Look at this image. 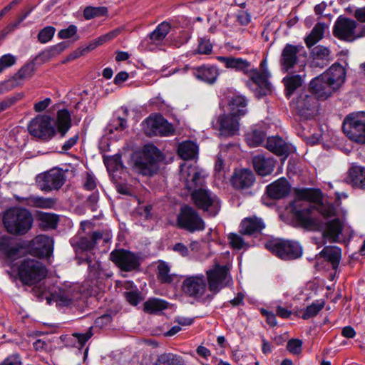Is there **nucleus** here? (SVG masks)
Returning a JSON list of instances; mask_svg holds the SVG:
<instances>
[{"mask_svg":"<svg viewBox=\"0 0 365 365\" xmlns=\"http://www.w3.org/2000/svg\"><path fill=\"white\" fill-rule=\"evenodd\" d=\"M34 218L25 208L11 207L3 216V223L6 231L15 235H24L32 227Z\"/></svg>","mask_w":365,"mask_h":365,"instance_id":"4","label":"nucleus"},{"mask_svg":"<svg viewBox=\"0 0 365 365\" xmlns=\"http://www.w3.org/2000/svg\"><path fill=\"white\" fill-rule=\"evenodd\" d=\"M322 75L329 85L338 91L345 81L346 70L340 63H335Z\"/></svg>","mask_w":365,"mask_h":365,"instance_id":"20","label":"nucleus"},{"mask_svg":"<svg viewBox=\"0 0 365 365\" xmlns=\"http://www.w3.org/2000/svg\"><path fill=\"white\" fill-rule=\"evenodd\" d=\"M134 168L137 173L151 176L158 172V164L153 158L144 155L135 160Z\"/></svg>","mask_w":365,"mask_h":365,"instance_id":"26","label":"nucleus"},{"mask_svg":"<svg viewBox=\"0 0 365 365\" xmlns=\"http://www.w3.org/2000/svg\"><path fill=\"white\" fill-rule=\"evenodd\" d=\"M217 60L222 63L227 68L234 69L236 71L242 72L250 78V83L255 86V91L258 97L266 96L271 92V83L269 81L270 73L264 71L259 73L257 68L251 66V63L242 58L232 56H217Z\"/></svg>","mask_w":365,"mask_h":365,"instance_id":"3","label":"nucleus"},{"mask_svg":"<svg viewBox=\"0 0 365 365\" xmlns=\"http://www.w3.org/2000/svg\"><path fill=\"white\" fill-rule=\"evenodd\" d=\"M53 239L45 235L36 236L32 241V253L39 257H48L53 252Z\"/></svg>","mask_w":365,"mask_h":365,"instance_id":"22","label":"nucleus"},{"mask_svg":"<svg viewBox=\"0 0 365 365\" xmlns=\"http://www.w3.org/2000/svg\"><path fill=\"white\" fill-rule=\"evenodd\" d=\"M124 296L126 301L132 306H137L142 300L140 292L137 289L135 290L125 292Z\"/></svg>","mask_w":365,"mask_h":365,"instance_id":"53","label":"nucleus"},{"mask_svg":"<svg viewBox=\"0 0 365 365\" xmlns=\"http://www.w3.org/2000/svg\"><path fill=\"white\" fill-rule=\"evenodd\" d=\"M347 180L353 186L365 190V168L352 166L349 170Z\"/></svg>","mask_w":365,"mask_h":365,"instance_id":"34","label":"nucleus"},{"mask_svg":"<svg viewBox=\"0 0 365 365\" xmlns=\"http://www.w3.org/2000/svg\"><path fill=\"white\" fill-rule=\"evenodd\" d=\"M95 244L93 241L91 240V237H81L78 242V247L86 251L91 250L95 247Z\"/></svg>","mask_w":365,"mask_h":365,"instance_id":"63","label":"nucleus"},{"mask_svg":"<svg viewBox=\"0 0 365 365\" xmlns=\"http://www.w3.org/2000/svg\"><path fill=\"white\" fill-rule=\"evenodd\" d=\"M21 98V95L19 94L16 96H13L10 98H5L4 100L0 101V113L8 109L12 105H14L17 101H19Z\"/></svg>","mask_w":365,"mask_h":365,"instance_id":"60","label":"nucleus"},{"mask_svg":"<svg viewBox=\"0 0 365 365\" xmlns=\"http://www.w3.org/2000/svg\"><path fill=\"white\" fill-rule=\"evenodd\" d=\"M324 301H316L307 306L303 311L302 318L303 319H309L317 316L319 312L324 308Z\"/></svg>","mask_w":365,"mask_h":365,"instance_id":"46","label":"nucleus"},{"mask_svg":"<svg viewBox=\"0 0 365 365\" xmlns=\"http://www.w3.org/2000/svg\"><path fill=\"white\" fill-rule=\"evenodd\" d=\"M319 256L329 262L333 269H336L341 259V250L336 246H326L319 252Z\"/></svg>","mask_w":365,"mask_h":365,"instance_id":"35","label":"nucleus"},{"mask_svg":"<svg viewBox=\"0 0 365 365\" xmlns=\"http://www.w3.org/2000/svg\"><path fill=\"white\" fill-rule=\"evenodd\" d=\"M170 25L168 22L160 24L157 28L150 34L149 38L153 43L162 41L170 32Z\"/></svg>","mask_w":365,"mask_h":365,"instance_id":"42","label":"nucleus"},{"mask_svg":"<svg viewBox=\"0 0 365 365\" xmlns=\"http://www.w3.org/2000/svg\"><path fill=\"white\" fill-rule=\"evenodd\" d=\"M91 327L85 333H73L72 336L75 337L79 344V346L82 347L85 345L87 341L93 336Z\"/></svg>","mask_w":365,"mask_h":365,"instance_id":"57","label":"nucleus"},{"mask_svg":"<svg viewBox=\"0 0 365 365\" xmlns=\"http://www.w3.org/2000/svg\"><path fill=\"white\" fill-rule=\"evenodd\" d=\"M106 165L109 169L111 167L112 170H118L122 168V162L120 155H115L106 161Z\"/></svg>","mask_w":365,"mask_h":365,"instance_id":"61","label":"nucleus"},{"mask_svg":"<svg viewBox=\"0 0 365 365\" xmlns=\"http://www.w3.org/2000/svg\"><path fill=\"white\" fill-rule=\"evenodd\" d=\"M110 259L121 270L131 272L140 266L139 258L134 253L123 250H115L110 254Z\"/></svg>","mask_w":365,"mask_h":365,"instance_id":"16","label":"nucleus"},{"mask_svg":"<svg viewBox=\"0 0 365 365\" xmlns=\"http://www.w3.org/2000/svg\"><path fill=\"white\" fill-rule=\"evenodd\" d=\"M290 191V185L285 178H279L267 187L268 195L273 199H281L286 197Z\"/></svg>","mask_w":365,"mask_h":365,"instance_id":"28","label":"nucleus"},{"mask_svg":"<svg viewBox=\"0 0 365 365\" xmlns=\"http://www.w3.org/2000/svg\"><path fill=\"white\" fill-rule=\"evenodd\" d=\"M247 105V101L245 97L242 96H233L228 103V108L230 110L228 114L240 119L242 116L246 114Z\"/></svg>","mask_w":365,"mask_h":365,"instance_id":"32","label":"nucleus"},{"mask_svg":"<svg viewBox=\"0 0 365 365\" xmlns=\"http://www.w3.org/2000/svg\"><path fill=\"white\" fill-rule=\"evenodd\" d=\"M327 25L324 23H317L312 29L309 36L305 38V43L310 48L320 41L324 35Z\"/></svg>","mask_w":365,"mask_h":365,"instance_id":"36","label":"nucleus"},{"mask_svg":"<svg viewBox=\"0 0 365 365\" xmlns=\"http://www.w3.org/2000/svg\"><path fill=\"white\" fill-rule=\"evenodd\" d=\"M266 148L279 156L287 157L290 153V146L281 138L272 136L267 138Z\"/></svg>","mask_w":365,"mask_h":365,"instance_id":"30","label":"nucleus"},{"mask_svg":"<svg viewBox=\"0 0 365 365\" xmlns=\"http://www.w3.org/2000/svg\"><path fill=\"white\" fill-rule=\"evenodd\" d=\"M127 120L121 117H113L109 124L108 125L106 129L107 130L113 133L115 131H123L127 128Z\"/></svg>","mask_w":365,"mask_h":365,"instance_id":"47","label":"nucleus"},{"mask_svg":"<svg viewBox=\"0 0 365 365\" xmlns=\"http://www.w3.org/2000/svg\"><path fill=\"white\" fill-rule=\"evenodd\" d=\"M208 289L213 294H217L222 289L225 287L230 282L228 269L226 266L217 264L213 269L206 272Z\"/></svg>","mask_w":365,"mask_h":365,"instance_id":"13","label":"nucleus"},{"mask_svg":"<svg viewBox=\"0 0 365 365\" xmlns=\"http://www.w3.org/2000/svg\"><path fill=\"white\" fill-rule=\"evenodd\" d=\"M18 274L24 284L33 285L46 277L47 269L39 260L26 258L21 262L18 267Z\"/></svg>","mask_w":365,"mask_h":365,"instance_id":"6","label":"nucleus"},{"mask_svg":"<svg viewBox=\"0 0 365 365\" xmlns=\"http://www.w3.org/2000/svg\"><path fill=\"white\" fill-rule=\"evenodd\" d=\"M311 54L312 56V64L314 67L324 68L331 60L330 50L322 45L314 47Z\"/></svg>","mask_w":365,"mask_h":365,"instance_id":"29","label":"nucleus"},{"mask_svg":"<svg viewBox=\"0 0 365 365\" xmlns=\"http://www.w3.org/2000/svg\"><path fill=\"white\" fill-rule=\"evenodd\" d=\"M16 62V58L11 53L3 55L0 58V73L3 72L6 68L11 67Z\"/></svg>","mask_w":365,"mask_h":365,"instance_id":"52","label":"nucleus"},{"mask_svg":"<svg viewBox=\"0 0 365 365\" xmlns=\"http://www.w3.org/2000/svg\"><path fill=\"white\" fill-rule=\"evenodd\" d=\"M25 204L40 208H51L53 205L54 201L51 198L31 196L26 199Z\"/></svg>","mask_w":365,"mask_h":365,"instance_id":"44","label":"nucleus"},{"mask_svg":"<svg viewBox=\"0 0 365 365\" xmlns=\"http://www.w3.org/2000/svg\"><path fill=\"white\" fill-rule=\"evenodd\" d=\"M71 125V115L68 110L62 109L57 113V127L61 136H64Z\"/></svg>","mask_w":365,"mask_h":365,"instance_id":"39","label":"nucleus"},{"mask_svg":"<svg viewBox=\"0 0 365 365\" xmlns=\"http://www.w3.org/2000/svg\"><path fill=\"white\" fill-rule=\"evenodd\" d=\"M168 307V302L158 298H150L144 303L143 310L148 314H157L165 310Z\"/></svg>","mask_w":365,"mask_h":365,"instance_id":"38","label":"nucleus"},{"mask_svg":"<svg viewBox=\"0 0 365 365\" xmlns=\"http://www.w3.org/2000/svg\"><path fill=\"white\" fill-rule=\"evenodd\" d=\"M302 341L299 339H290L287 346V350L294 354H299L302 351Z\"/></svg>","mask_w":365,"mask_h":365,"instance_id":"56","label":"nucleus"},{"mask_svg":"<svg viewBox=\"0 0 365 365\" xmlns=\"http://www.w3.org/2000/svg\"><path fill=\"white\" fill-rule=\"evenodd\" d=\"M21 359L19 354L15 353L7 356L0 365H21Z\"/></svg>","mask_w":365,"mask_h":365,"instance_id":"62","label":"nucleus"},{"mask_svg":"<svg viewBox=\"0 0 365 365\" xmlns=\"http://www.w3.org/2000/svg\"><path fill=\"white\" fill-rule=\"evenodd\" d=\"M155 365H184V361L178 355L164 353L158 356Z\"/></svg>","mask_w":365,"mask_h":365,"instance_id":"41","label":"nucleus"},{"mask_svg":"<svg viewBox=\"0 0 365 365\" xmlns=\"http://www.w3.org/2000/svg\"><path fill=\"white\" fill-rule=\"evenodd\" d=\"M264 227L265 224L262 218L250 217L242 220L239 232L244 235H253L260 233Z\"/></svg>","mask_w":365,"mask_h":365,"instance_id":"25","label":"nucleus"},{"mask_svg":"<svg viewBox=\"0 0 365 365\" xmlns=\"http://www.w3.org/2000/svg\"><path fill=\"white\" fill-rule=\"evenodd\" d=\"M254 173L249 169L236 170L232 177V186L237 190L250 188L255 182Z\"/></svg>","mask_w":365,"mask_h":365,"instance_id":"23","label":"nucleus"},{"mask_svg":"<svg viewBox=\"0 0 365 365\" xmlns=\"http://www.w3.org/2000/svg\"><path fill=\"white\" fill-rule=\"evenodd\" d=\"M176 223L178 227L191 233L203 231L205 228V221L198 212L189 205L180 207Z\"/></svg>","mask_w":365,"mask_h":365,"instance_id":"10","label":"nucleus"},{"mask_svg":"<svg viewBox=\"0 0 365 365\" xmlns=\"http://www.w3.org/2000/svg\"><path fill=\"white\" fill-rule=\"evenodd\" d=\"M309 89L317 99L326 100L336 90L328 83V81L319 75L313 78L309 83Z\"/></svg>","mask_w":365,"mask_h":365,"instance_id":"19","label":"nucleus"},{"mask_svg":"<svg viewBox=\"0 0 365 365\" xmlns=\"http://www.w3.org/2000/svg\"><path fill=\"white\" fill-rule=\"evenodd\" d=\"M108 13V9L106 7L100 6V7H93L88 6L84 9L83 16L84 18L87 20L93 19L95 17L103 16L106 15Z\"/></svg>","mask_w":365,"mask_h":365,"instance_id":"48","label":"nucleus"},{"mask_svg":"<svg viewBox=\"0 0 365 365\" xmlns=\"http://www.w3.org/2000/svg\"><path fill=\"white\" fill-rule=\"evenodd\" d=\"M192 73L197 79L207 84L215 83L219 76L218 69L212 65H202L192 68Z\"/></svg>","mask_w":365,"mask_h":365,"instance_id":"24","label":"nucleus"},{"mask_svg":"<svg viewBox=\"0 0 365 365\" xmlns=\"http://www.w3.org/2000/svg\"><path fill=\"white\" fill-rule=\"evenodd\" d=\"M157 278L163 284L173 282L175 274L170 273V266L164 261H160L157 267Z\"/></svg>","mask_w":365,"mask_h":365,"instance_id":"40","label":"nucleus"},{"mask_svg":"<svg viewBox=\"0 0 365 365\" xmlns=\"http://www.w3.org/2000/svg\"><path fill=\"white\" fill-rule=\"evenodd\" d=\"M29 12L30 11L26 12L20 16L16 22L7 26L4 29H3L0 33V39H4L7 34L14 31L18 27V26L26 18Z\"/></svg>","mask_w":365,"mask_h":365,"instance_id":"54","label":"nucleus"},{"mask_svg":"<svg viewBox=\"0 0 365 365\" xmlns=\"http://www.w3.org/2000/svg\"><path fill=\"white\" fill-rule=\"evenodd\" d=\"M239 118L230 115L222 114L217 118L220 135L229 137L237 134L240 128Z\"/></svg>","mask_w":365,"mask_h":365,"instance_id":"21","label":"nucleus"},{"mask_svg":"<svg viewBox=\"0 0 365 365\" xmlns=\"http://www.w3.org/2000/svg\"><path fill=\"white\" fill-rule=\"evenodd\" d=\"M28 130L31 135L43 140H50L56 133L53 119L46 115H37L32 119L28 125Z\"/></svg>","mask_w":365,"mask_h":365,"instance_id":"11","label":"nucleus"},{"mask_svg":"<svg viewBox=\"0 0 365 365\" xmlns=\"http://www.w3.org/2000/svg\"><path fill=\"white\" fill-rule=\"evenodd\" d=\"M304 48L301 45H292L287 43L284 47L281 58L280 64L284 72H288L297 63V54Z\"/></svg>","mask_w":365,"mask_h":365,"instance_id":"18","label":"nucleus"},{"mask_svg":"<svg viewBox=\"0 0 365 365\" xmlns=\"http://www.w3.org/2000/svg\"><path fill=\"white\" fill-rule=\"evenodd\" d=\"M55 29L53 26H47L41 30L38 34V39L42 43L48 42L53 36Z\"/></svg>","mask_w":365,"mask_h":365,"instance_id":"51","label":"nucleus"},{"mask_svg":"<svg viewBox=\"0 0 365 365\" xmlns=\"http://www.w3.org/2000/svg\"><path fill=\"white\" fill-rule=\"evenodd\" d=\"M265 138V133L263 130L253 129L246 134V140L251 147H256L262 144Z\"/></svg>","mask_w":365,"mask_h":365,"instance_id":"45","label":"nucleus"},{"mask_svg":"<svg viewBox=\"0 0 365 365\" xmlns=\"http://www.w3.org/2000/svg\"><path fill=\"white\" fill-rule=\"evenodd\" d=\"M207 287V280L205 276L196 274L185 277L182 283L181 289L187 296L206 303L211 302L213 299V294H205Z\"/></svg>","mask_w":365,"mask_h":365,"instance_id":"7","label":"nucleus"},{"mask_svg":"<svg viewBox=\"0 0 365 365\" xmlns=\"http://www.w3.org/2000/svg\"><path fill=\"white\" fill-rule=\"evenodd\" d=\"M292 106L301 118L307 120L316 115L318 102L313 94L307 91H303L292 101Z\"/></svg>","mask_w":365,"mask_h":365,"instance_id":"12","label":"nucleus"},{"mask_svg":"<svg viewBox=\"0 0 365 365\" xmlns=\"http://www.w3.org/2000/svg\"><path fill=\"white\" fill-rule=\"evenodd\" d=\"M264 246L277 257L285 260L297 259L302 254V248L296 241L271 239L265 242Z\"/></svg>","mask_w":365,"mask_h":365,"instance_id":"8","label":"nucleus"},{"mask_svg":"<svg viewBox=\"0 0 365 365\" xmlns=\"http://www.w3.org/2000/svg\"><path fill=\"white\" fill-rule=\"evenodd\" d=\"M65 181V175L63 170L58 168L51 169L38 175L36 180L38 187L46 192L60 189Z\"/></svg>","mask_w":365,"mask_h":365,"instance_id":"14","label":"nucleus"},{"mask_svg":"<svg viewBox=\"0 0 365 365\" xmlns=\"http://www.w3.org/2000/svg\"><path fill=\"white\" fill-rule=\"evenodd\" d=\"M332 33L334 37L341 41L352 42L365 37V26L358 24L355 20L340 16L334 24Z\"/></svg>","mask_w":365,"mask_h":365,"instance_id":"5","label":"nucleus"},{"mask_svg":"<svg viewBox=\"0 0 365 365\" xmlns=\"http://www.w3.org/2000/svg\"><path fill=\"white\" fill-rule=\"evenodd\" d=\"M303 77L299 74H288L282 79V83L285 87V96L289 98L294 92L301 87L303 84Z\"/></svg>","mask_w":365,"mask_h":365,"instance_id":"33","label":"nucleus"},{"mask_svg":"<svg viewBox=\"0 0 365 365\" xmlns=\"http://www.w3.org/2000/svg\"><path fill=\"white\" fill-rule=\"evenodd\" d=\"M252 163L257 173L262 176H266L274 170L276 162L273 158L258 155L253 158Z\"/></svg>","mask_w":365,"mask_h":365,"instance_id":"27","label":"nucleus"},{"mask_svg":"<svg viewBox=\"0 0 365 365\" xmlns=\"http://www.w3.org/2000/svg\"><path fill=\"white\" fill-rule=\"evenodd\" d=\"M65 49V46L62 43H59L53 48H51L50 50L44 51L41 53V56L50 58L55 56L56 54L60 53Z\"/></svg>","mask_w":365,"mask_h":365,"instance_id":"64","label":"nucleus"},{"mask_svg":"<svg viewBox=\"0 0 365 365\" xmlns=\"http://www.w3.org/2000/svg\"><path fill=\"white\" fill-rule=\"evenodd\" d=\"M53 299L60 306H68L73 301V296L70 290L58 289L52 294Z\"/></svg>","mask_w":365,"mask_h":365,"instance_id":"43","label":"nucleus"},{"mask_svg":"<svg viewBox=\"0 0 365 365\" xmlns=\"http://www.w3.org/2000/svg\"><path fill=\"white\" fill-rule=\"evenodd\" d=\"M34 73V65L27 63L20 68L14 76L15 80L24 81L31 78Z\"/></svg>","mask_w":365,"mask_h":365,"instance_id":"49","label":"nucleus"},{"mask_svg":"<svg viewBox=\"0 0 365 365\" xmlns=\"http://www.w3.org/2000/svg\"><path fill=\"white\" fill-rule=\"evenodd\" d=\"M343 224L339 218L328 222L322 232L323 238L330 242L339 241V236L342 232Z\"/></svg>","mask_w":365,"mask_h":365,"instance_id":"31","label":"nucleus"},{"mask_svg":"<svg viewBox=\"0 0 365 365\" xmlns=\"http://www.w3.org/2000/svg\"><path fill=\"white\" fill-rule=\"evenodd\" d=\"M181 178L185 180L186 188L191 191L193 205L207 213L209 217H215L221 209L219 197L209 189L202 187L204 176L195 166H181Z\"/></svg>","mask_w":365,"mask_h":365,"instance_id":"1","label":"nucleus"},{"mask_svg":"<svg viewBox=\"0 0 365 365\" xmlns=\"http://www.w3.org/2000/svg\"><path fill=\"white\" fill-rule=\"evenodd\" d=\"M228 240L231 247L236 250L242 249L245 245L242 237L236 233H230L228 235Z\"/></svg>","mask_w":365,"mask_h":365,"instance_id":"55","label":"nucleus"},{"mask_svg":"<svg viewBox=\"0 0 365 365\" xmlns=\"http://www.w3.org/2000/svg\"><path fill=\"white\" fill-rule=\"evenodd\" d=\"M40 220L46 227L53 229L58 224V217L56 215L43 212L40 215Z\"/></svg>","mask_w":365,"mask_h":365,"instance_id":"50","label":"nucleus"},{"mask_svg":"<svg viewBox=\"0 0 365 365\" xmlns=\"http://www.w3.org/2000/svg\"><path fill=\"white\" fill-rule=\"evenodd\" d=\"M321 200L319 190H302L297 192V198L290 204L292 212L296 220L304 227L311 228L317 224L315 212L324 217H333L336 213V207L329 203H321L316 207L312 202Z\"/></svg>","mask_w":365,"mask_h":365,"instance_id":"2","label":"nucleus"},{"mask_svg":"<svg viewBox=\"0 0 365 365\" xmlns=\"http://www.w3.org/2000/svg\"><path fill=\"white\" fill-rule=\"evenodd\" d=\"M212 50V45L209 40L200 39L197 48V52L200 54H210Z\"/></svg>","mask_w":365,"mask_h":365,"instance_id":"58","label":"nucleus"},{"mask_svg":"<svg viewBox=\"0 0 365 365\" xmlns=\"http://www.w3.org/2000/svg\"><path fill=\"white\" fill-rule=\"evenodd\" d=\"M343 132L352 141L365 143V112L352 113L344 120Z\"/></svg>","mask_w":365,"mask_h":365,"instance_id":"9","label":"nucleus"},{"mask_svg":"<svg viewBox=\"0 0 365 365\" xmlns=\"http://www.w3.org/2000/svg\"><path fill=\"white\" fill-rule=\"evenodd\" d=\"M145 133L148 136H167L173 134V125L161 115H150L143 123Z\"/></svg>","mask_w":365,"mask_h":365,"instance_id":"15","label":"nucleus"},{"mask_svg":"<svg viewBox=\"0 0 365 365\" xmlns=\"http://www.w3.org/2000/svg\"><path fill=\"white\" fill-rule=\"evenodd\" d=\"M197 145L192 141H185L179 145L178 153L184 160H191L197 155Z\"/></svg>","mask_w":365,"mask_h":365,"instance_id":"37","label":"nucleus"},{"mask_svg":"<svg viewBox=\"0 0 365 365\" xmlns=\"http://www.w3.org/2000/svg\"><path fill=\"white\" fill-rule=\"evenodd\" d=\"M77 32L75 25H70L68 28L59 31L58 35L60 38L66 39L73 36Z\"/></svg>","mask_w":365,"mask_h":365,"instance_id":"59","label":"nucleus"},{"mask_svg":"<svg viewBox=\"0 0 365 365\" xmlns=\"http://www.w3.org/2000/svg\"><path fill=\"white\" fill-rule=\"evenodd\" d=\"M24 246L11 237H0V252L8 259L14 261L23 254Z\"/></svg>","mask_w":365,"mask_h":365,"instance_id":"17","label":"nucleus"}]
</instances>
